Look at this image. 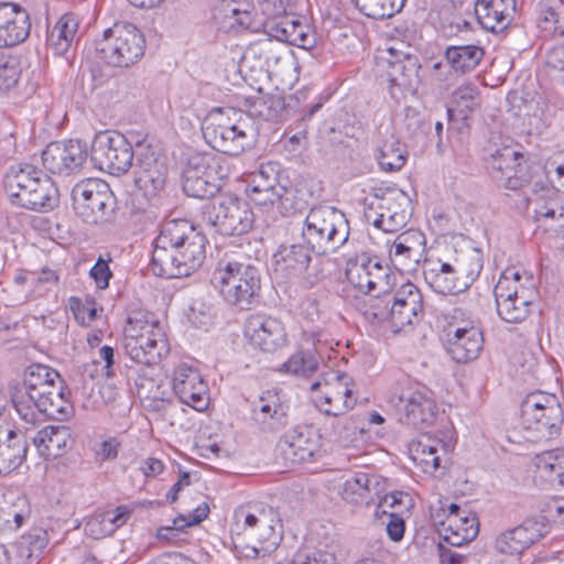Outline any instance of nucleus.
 Instances as JSON below:
<instances>
[{
  "instance_id": "nucleus-55",
  "label": "nucleus",
  "mask_w": 564,
  "mask_h": 564,
  "mask_svg": "<svg viewBox=\"0 0 564 564\" xmlns=\"http://www.w3.org/2000/svg\"><path fill=\"white\" fill-rule=\"evenodd\" d=\"M539 26L552 35H564V24L553 7L540 3Z\"/></svg>"
},
{
  "instance_id": "nucleus-60",
  "label": "nucleus",
  "mask_w": 564,
  "mask_h": 564,
  "mask_svg": "<svg viewBox=\"0 0 564 564\" xmlns=\"http://www.w3.org/2000/svg\"><path fill=\"white\" fill-rule=\"evenodd\" d=\"M72 311L76 321L82 325H89L98 316L94 304L82 303L78 299H72Z\"/></svg>"
},
{
  "instance_id": "nucleus-34",
  "label": "nucleus",
  "mask_w": 564,
  "mask_h": 564,
  "mask_svg": "<svg viewBox=\"0 0 564 564\" xmlns=\"http://www.w3.org/2000/svg\"><path fill=\"white\" fill-rule=\"evenodd\" d=\"M424 236L416 230H408L397 237L390 249V259L394 267L402 270H412L420 261Z\"/></svg>"
},
{
  "instance_id": "nucleus-32",
  "label": "nucleus",
  "mask_w": 564,
  "mask_h": 564,
  "mask_svg": "<svg viewBox=\"0 0 564 564\" xmlns=\"http://www.w3.org/2000/svg\"><path fill=\"white\" fill-rule=\"evenodd\" d=\"M286 406L273 392H265L254 403L252 419L263 432H276L288 424Z\"/></svg>"
},
{
  "instance_id": "nucleus-62",
  "label": "nucleus",
  "mask_w": 564,
  "mask_h": 564,
  "mask_svg": "<svg viewBox=\"0 0 564 564\" xmlns=\"http://www.w3.org/2000/svg\"><path fill=\"white\" fill-rule=\"evenodd\" d=\"M209 513V507L207 503L197 506L192 513L188 516H178L174 519V524L177 528H187L200 523L207 518Z\"/></svg>"
},
{
  "instance_id": "nucleus-17",
  "label": "nucleus",
  "mask_w": 564,
  "mask_h": 564,
  "mask_svg": "<svg viewBox=\"0 0 564 564\" xmlns=\"http://www.w3.org/2000/svg\"><path fill=\"white\" fill-rule=\"evenodd\" d=\"M346 276L355 289L364 293L391 288L389 268L368 253H360L347 262Z\"/></svg>"
},
{
  "instance_id": "nucleus-42",
  "label": "nucleus",
  "mask_w": 564,
  "mask_h": 564,
  "mask_svg": "<svg viewBox=\"0 0 564 564\" xmlns=\"http://www.w3.org/2000/svg\"><path fill=\"white\" fill-rule=\"evenodd\" d=\"M152 372L153 369L151 367L137 372L134 391L145 406H153V409L159 410L160 405L167 404L169 400L164 398L161 384L154 379Z\"/></svg>"
},
{
  "instance_id": "nucleus-52",
  "label": "nucleus",
  "mask_w": 564,
  "mask_h": 564,
  "mask_svg": "<svg viewBox=\"0 0 564 564\" xmlns=\"http://www.w3.org/2000/svg\"><path fill=\"white\" fill-rule=\"evenodd\" d=\"M279 209L285 216H293L296 214H302L307 209L308 204L306 199L303 198L301 192L293 187L282 186V193L279 191Z\"/></svg>"
},
{
  "instance_id": "nucleus-47",
  "label": "nucleus",
  "mask_w": 564,
  "mask_h": 564,
  "mask_svg": "<svg viewBox=\"0 0 564 564\" xmlns=\"http://www.w3.org/2000/svg\"><path fill=\"white\" fill-rule=\"evenodd\" d=\"M281 99L270 95H263L261 90L254 96L243 99L242 105L251 117L272 120L281 108Z\"/></svg>"
},
{
  "instance_id": "nucleus-16",
  "label": "nucleus",
  "mask_w": 564,
  "mask_h": 564,
  "mask_svg": "<svg viewBox=\"0 0 564 564\" xmlns=\"http://www.w3.org/2000/svg\"><path fill=\"white\" fill-rule=\"evenodd\" d=\"M431 517L441 540L451 546H462L478 534L477 519L462 516L460 507L456 503H451L447 509L442 507Z\"/></svg>"
},
{
  "instance_id": "nucleus-53",
  "label": "nucleus",
  "mask_w": 564,
  "mask_h": 564,
  "mask_svg": "<svg viewBox=\"0 0 564 564\" xmlns=\"http://www.w3.org/2000/svg\"><path fill=\"white\" fill-rule=\"evenodd\" d=\"M552 195H554L553 189L552 194L545 198H538L535 202L525 203L528 208L531 205L534 206V218L538 221H541L542 219L558 220L560 218H564V206L560 205L557 200L551 199Z\"/></svg>"
},
{
  "instance_id": "nucleus-49",
  "label": "nucleus",
  "mask_w": 564,
  "mask_h": 564,
  "mask_svg": "<svg viewBox=\"0 0 564 564\" xmlns=\"http://www.w3.org/2000/svg\"><path fill=\"white\" fill-rule=\"evenodd\" d=\"M391 305L392 288L378 291L376 296L369 299L367 308L365 311V316L371 322H387L392 327V316L390 314Z\"/></svg>"
},
{
  "instance_id": "nucleus-45",
  "label": "nucleus",
  "mask_w": 564,
  "mask_h": 564,
  "mask_svg": "<svg viewBox=\"0 0 564 564\" xmlns=\"http://www.w3.org/2000/svg\"><path fill=\"white\" fill-rule=\"evenodd\" d=\"M484 54V50L478 45H460L448 47L445 57L456 72L465 74L480 63Z\"/></svg>"
},
{
  "instance_id": "nucleus-28",
  "label": "nucleus",
  "mask_w": 564,
  "mask_h": 564,
  "mask_svg": "<svg viewBox=\"0 0 564 564\" xmlns=\"http://www.w3.org/2000/svg\"><path fill=\"white\" fill-rule=\"evenodd\" d=\"M133 173L135 186L144 196L154 197L164 188L167 166L148 151L138 155Z\"/></svg>"
},
{
  "instance_id": "nucleus-18",
  "label": "nucleus",
  "mask_w": 564,
  "mask_h": 564,
  "mask_svg": "<svg viewBox=\"0 0 564 564\" xmlns=\"http://www.w3.org/2000/svg\"><path fill=\"white\" fill-rule=\"evenodd\" d=\"M88 158L87 144L80 140L52 142L42 152L43 166L52 174L70 175Z\"/></svg>"
},
{
  "instance_id": "nucleus-39",
  "label": "nucleus",
  "mask_w": 564,
  "mask_h": 564,
  "mask_svg": "<svg viewBox=\"0 0 564 564\" xmlns=\"http://www.w3.org/2000/svg\"><path fill=\"white\" fill-rule=\"evenodd\" d=\"M340 379L337 376L335 384L325 382L323 395L315 399L316 406L327 415L340 416L355 405L351 400V390L343 384Z\"/></svg>"
},
{
  "instance_id": "nucleus-54",
  "label": "nucleus",
  "mask_w": 564,
  "mask_h": 564,
  "mask_svg": "<svg viewBox=\"0 0 564 564\" xmlns=\"http://www.w3.org/2000/svg\"><path fill=\"white\" fill-rule=\"evenodd\" d=\"M478 89L475 85H464L457 88L454 93V102L456 110L462 115L463 119L478 106Z\"/></svg>"
},
{
  "instance_id": "nucleus-33",
  "label": "nucleus",
  "mask_w": 564,
  "mask_h": 564,
  "mask_svg": "<svg viewBox=\"0 0 564 564\" xmlns=\"http://www.w3.org/2000/svg\"><path fill=\"white\" fill-rule=\"evenodd\" d=\"M423 275L425 282L440 294H456L465 291L452 262H443L440 259L426 260L423 265Z\"/></svg>"
},
{
  "instance_id": "nucleus-25",
  "label": "nucleus",
  "mask_w": 564,
  "mask_h": 564,
  "mask_svg": "<svg viewBox=\"0 0 564 564\" xmlns=\"http://www.w3.org/2000/svg\"><path fill=\"white\" fill-rule=\"evenodd\" d=\"M482 333L474 322L453 325L447 332V351L456 362L475 360L482 350Z\"/></svg>"
},
{
  "instance_id": "nucleus-20",
  "label": "nucleus",
  "mask_w": 564,
  "mask_h": 564,
  "mask_svg": "<svg viewBox=\"0 0 564 564\" xmlns=\"http://www.w3.org/2000/svg\"><path fill=\"white\" fill-rule=\"evenodd\" d=\"M319 445V434L313 426L297 425L281 437L278 448L285 462L300 465L312 460Z\"/></svg>"
},
{
  "instance_id": "nucleus-61",
  "label": "nucleus",
  "mask_w": 564,
  "mask_h": 564,
  "mask_svg": "<svg viewBox=\"0 0 564 564\" xmlns=\"http://www.w3.org/2000/svg\"><path fill=\"white\" fill-rule=\"evenodd\" d=\"M119 447L120 442L116 437H109L95 448V458L100 463L113 460L118 457Z\"/></svg>"
},
{
  "instance_id": "nucleus-23",
  "label": "nucleus",
  "mask_w": 564,
  "mask_h": 564,
  "mask_svg": "<svg viewBox=\"0 0 564 564\" xmlns=\"http://www.w3.org/2000/svg\"><path fill=\"white\" fill-rule=\"evenodd\" d=\"M387 485V478L380 475L357 471L345 479L339 495L349 505L370 506L376 502V498L386 492Z\"/></svg>"
},
{
  "instance_id": "nucleus-24",
  "label": "nucleus",
  "mask_w": 564,
  "mask_h": 564,
  "mask_svg": "<svg viewBox=\"0 0 564 564\" xmlns=\"http://www.w3.org/2000/svg\"><path fill=\"white\" fill-rule=\"evenodd\" d=\"M173 390L180 401L196 411L205 410L209 404L208 387L199 371L181 364L174 371Z\"/></svg>"
},
{
  "instance_id": "nucleus-43",
  "label": "nucleus",
  "mask_w": 564,
  "mask_h": 564,
  "mask_svg": "<svg viewBox=\"0 0 564 564\" xmlns=\"http://www.w3.org/2000/svg\"><path fill=\"white\" fill-rule=\"evenodd\" d=\"M452 263L466 291L482 270V253L479 249L471 248L462 252Z\"/></svg>"
},
{
  "instance_id": "nucleus-30",
  "label": "nucleus",
  "mask_w": 564,
  "mask_h": 564,
  "mask_svg": "<svg viewBox=\"0 0 564 564\" xmlns=\"http://www.w3.org/2000/svg\"><path fill=\"white\" fill-rule=\"evenodd\" d=\"M410 458L423 473L433 475L442 465L441 462L447 455L446 445L440 438L429 434H422L408 445Z\"/></svg>"
},
{
  "instance_id": "nucleus-58",
  "label": "nucleus",
  "mask_w": 564,
  "mask_h": 564,
  "mask_svg": "<svg viewBox=\"0 0 564 564\" xmlns=\"http://www.w3.org/2000/svg\"><path fill=\"white\" fill-rule=\"evenodd\" d=\"M85 532L94 538L101 539L113 533V527L109 524L104 512L95 513L85 524Z\"/></svg>"
},
{
  "instance_id": "nucleus-22",
  "label": "nucleus",
  "mask_w": 564,
  "mask_h": 564,
  "mask_svg": "<svg viewBox=\"0 0 564 564\" xmlns=\"http://www.w3.org/2000/svg\"><path fill=\"white\" fill-rule=\"evenodd\" d=\"M390 314L394 332L417 324L423 318V296L420 289L411 282L392 289Z\"/></svg>"
},
{
  "instance_id": "nucleus-51",
  "label": "nucleus",
  "mask_w": 564,
  "mask_h": 564,
  "mask_svg": "<svg viewBox=\"0 0 564 564\" xmlns=\"http://www.w3.org/2000/svg\"><path fill=\"white\" fill-rule=\"evenodd\" d=\"M390 63V82L397 86H409L411 85L412 78L417 76L419 65L416 59L404 55L403 59L397 58L395 61H389Z\"/></svg>"
},
{
  "instance_id": "nucleus-63",
  "label": "nucleus",
  "mask_w": 564,
  "mask_h": 564,
  "mask_svg": "<svg viewBox=\"0 0 564 564\" xmlns=\"http://www.w3.org/2000/svg\"><path fill=\"white\" fill-rule=\"evenodd\" d=\"M545 66L564 80V45L547 51Z\"/></svg>"
},
{
  "instance_id": "nucleus-12",
  "label": "nucleus",
  "mask_w": 564,
  "mask_h": 564,
  "mask_svg": "<svg viewBox=\"0 0 564 564\" xmlns=\"http://www.w3.org/2000/svg\"><path fill=\"white\" fill-rule=\"evenodd\" d=\"M203 220L224 236H240L249 232L254 217L248 204L232 195H220L205 204Z\"/></svg>"
},
{
  "instance_id": "nucleus-57",
  "label": "nucleus",
  "mask_w": 564,
  "mask_h": 564,
  "mask_svg": "<svg viewBox=\"0 0 564 564\" xmlns=\"http://www.w3.org/2000/svg\"><path fill=\"white\" fill-rule=\"evenodd\" d=\"M19 63L13 57L0 56V90L13 87L20 77Z\"/></svg>"
},
{
  "instance_id": "nucleus-26",
  "label": "nucleus",
  "mask_w": 564,
  "mask_h": 564,
  "mask_svg": "<svg viewBox=\"0 0 564 564\" xmlns=\"http://www.w3.org/2000/svg\"><path fill=\"white\" fill-rule=\"evenodd\" d=\"M30 30V15L24 8L13 2H0V47L22 43Z\"/></svg>"
},
{
  "instance_id": "nucleus-44",
  "label": "nucleus",
  "mask_w": 564,
  "mask_h": 564,
  "mask_svg": "<svg viewBox=\"0 0 564 564\" xmlns=\"http://www.w3.org/2000/svg\"><path fill=\"white\" fill-rule=\"evenodd\" d=\"M395 203L402 206L400 212H393L389 215H378V217L372 220L375 227L384 232H395L406 226L411 216V199L403 191H397Z\"/></svg>"
},
{
  "instance_id": "nucleus-8",
  "label": "nucleus",
  "mask_w": 564,
  "mask_h": 564,
  "mask_svg": "<svg viewBox=\"0 0 564 564\" xmlns=\"http://www.w3.org/2000/svg\"><path fill=\"white\" fill-rule=\"evenodd\" d=\"M563 421V410L554 394L536 391L521 402L520 425L529 432L528 437L551 440L560 434Z\"/></svg>"
},
{
  "instance_id": "nucleus-31",
  "label": "nucleus",
  "mask_w": 564,
  "mask_h": 564,
  "mask_svg": "<svg viewBox=\"0 0 564 564\" xmlns=\"http://www.w3.org/2000/svg\"><path fill=\"white\" fill-rule=\"evenodd\" d=\"M516 0H477L475 15L479 24L487 31L505 30L513 19Z\"/></svg>"
},
{
  "instance_id": "nucleus-56",
  "label": "nucleus",
  "mask_w": 564,
  "mask_h": 564,
  "mask_svg": "<svg viewBox=\"0 0 564 564\" xmlns=\"http://www.w3.org/2000/svg\"><path fill=\"white\" fill-rule=\"evenodd\" d=\"M46 544L47 540L45 533L29 534L22 538V541L19 543L20 555L25 556L29 560V564H32L40 557Z\"/></svg>"
},
{
  "instance_id": "nucleus-38",
  "label": "nucleus",
  "mask_w": 564,
  "mask_h": 564,
  "mask_svg": "<svg viewBox=\"0 0 564 564\" xmlns=\"http://www.w3.org/2000/svg\"><path fill=\"white\" fill-rule=\"evenodd\" d=\"M536 523L524 521L521 525L500 534L496 547L501 553L519 554L542 538Z\"/></svg>"
},
{
  "instance_id": "nucleus-7",
  "label": "nucleus",
  "mask_w": 564,
  "mask_h": 564,
  "mask_svg": "<svg viewBox=\"0 0 564 564\" xmlns=\"http://www.w3.org/2000/svg\"><path fill=\"white\" fill-rule=\"evenodd\" d=\"M229 174L230 165L225 155L194 153L182 171L183 191L194 198L213 197L220 191Z\"/></svg>"
},
{
  "instance_id": "nucleus-36",
  "label": "nucleus",
  "mask_w": 564,
  "mask_h": 564,
  "mask_svg": "<svg viewBox=\"0 0 564 564\" xmlns=\"http://www.w3.org/2000/svg\"><path fill=\"white\" fill-rule=\"evenodd\" d=\"M33 443L44 457L57 458L72 448L74 440L68 426L50 425L36 433Z\"/></svg>"
},
{
  "instance_id": "nucleus-41",
  "label": "nucleus",
  "mask_w": 564,
  "mask_h": 564,
  "mask_svg": "<svg viewBox=\"0 0 564 564\" xmlns=\"http://www.w3.org/2000/svg\"><path fill=\"white\" fill-rule=\"evenodd\" d=\"M77 30L78 20L73 14L62 15L47 35V47L55 55H64L68 52Z\"/></svg>"
},
{
  "instance_id": "nucleus-59",
  "label": "nucleus",
  "mask_w": 564,
  "mask_h": 564,
  "mask_svg": "<svg viewBox=\"0 0 564 564\" xmlns=\"http://www.w3.org/2000/svg\"><path fill=\"white\" fill-rule=\"evenodd\" d=\"M404 126L410 133L417 134L430 130L432 122L426 121L416 108L408 106L404 108Z\"/></svg>"
},
{
  "instance_id": "nucleus-9",
  "label": "nucleus",
  "mask_w": 564,
  "mask_h": 564,
  "mask_svg": "<svg viewBox=\"0 0 564 564\" xmlns=\"http://www.w3.org/2000/svg\"><path fill=\"white\" fill-rule=\"evenodd\" d=\"M96 51L108 65L129 67L143 56L145 40L134 24L118 22L104 31Z\"/></svg>"
},
{
  "instance_id": "nucleus-21",
  "label": "nucleus",
  "mask_w": 564,
  "mask_h": 564,
  "mask_svg": "<svg viewBox=\"0 0 564 564\" xmlns=\"http://www.w3.org/2000/svg\"><path fill=\"white\" fill-rule=\"evenodd\" d=\"M245 333L251 345L263 352H274L286 345L284 324L272 316L253 314L245 325Z\"/></svg>"
},
{
  "instance_id": "nucleus-4",
  "label": "nucleus",
  "mask_w": 564,
  "mask_h": 564,
  "mask_svg": "<svg viewBox=\"0 0 564 564\" xmlns=\"http://www.w3.org/2000/svg\"><path fill=\"white\" fill-rule=\"evenodd\" d=\"M210 283L227 304L239 310H250L259 301L260 274L249 263L219 260L212 272Z\"/></svg>"
},
{
  "instance_id": "nucleus-13",
  "label": "nucleus",
  "mask_w": 564,
  "mask_h": 564,
  "mask_svg": "<svg viewBox=\"0 0 564 564\" xmlns=\"http://www.w3.org/2000/svg\"><path fill=\"white\" fill-rule=\"evenodd\" d=\"M520 279L518 271L506 270L494 289L498 315L507 323H521L531 312L534 291L521 285Z\"/></svg>"
},
{
  "instance_id": "nucleus-29",
  "label": "nucleus",
  "mask_w": 564,
  "mask_h": 564,
  "mask_svg": "<svg viewBox=\"0 0 564 564\" xmlns=\"http://www.w3.org/2000/svg\"><path fill=\"white\" fill-rule=\"evenodd\" d=\"M270 35L278 41L289 43L291 45L311 50L316 44L315 31L310 24L302 21L301 18L286 14L270 23Z\"/></svg>"
},
{
  "instance_id": "nucleus-15",
  "label": "nucleus",
  "mask_w": 564,
  "mask_h": 564,
  "mask_svg": "<svg viewBox=\"0 0 564 564\" xmlns=\"http://www.w3.org/2000/svg\"><path fill=\"white\" fill-rule=\"evenodd\" d=\"M389 402L395 406L400 422L414 427L431 425L436 417L435 401L426 392L411 386L392 392Z\"/></svg>"
},
{
  "instance_id": "nucleus-40",
  "label": "nucleus",
  "mask_w": 564,
  "mask_h": 564,
  "mask_svg": "<svg viewBox=\"0 0 564 564\" xmlns=\"http://www.w3.org/2000/svg\"><path fill=\"white\" fill-rule=\"evenodd\" d=\"M51 380H57L58 383H63L59 373L53 368L42 364L29 366L24 371L22 382L11 388V401L13 402L19 398L29 399V392H33L39 386Z\"/></svg>"
},
{
  "instance_id": "nucleus-5",
  "label": "nucleus",
  "mask_w": 564,
  "mask_h": 564,
  "mask_svg": "<svg viewBox=\"0 0 564 564\" xmlns=\"http://www.w3.org/2000/svg\"><path fill=\"white\" fill-rule=\"evenodd\" d=\"M301 237L314 253H334L348 241L349 223L336 207L316 205L303 220Z\"/></svg>"
},
{
  "instance_id": "nucleus-11",
  "label": "nucleus",
  "mask_w": 564,
  "mask_h": 564,
  "mask_svg": "<svg viewBox=\"0 0 564 564\" xmlns=\"http://www.w3.org/2000/svg\"><path fill=\"white\" fill-rule=\"evenodd\" d=\"M73 208L87 224H104L112 219L117 199L107 182L86 178L72 189Z\"/></svg>"
},
{
  "instance_id": "nucleus-37",
  "label": "nucleus",
  "mask_w": 564,
  "mask_h": 564,
  "mask_svg": "<svg viewBox=\"0 0 564 564\" xmlns=\"http://www.w3.org/2000/svg\"><path fill=\"white\" fill-rule=\"evenodd\" d=\"M311 248L305 243L281 245L273 253L275 271L289 276L302 274L312 260Z\"/></svg>"
},
{
  "instance_id": "nucleus-48",
  "label": "nucleus",
  "mask_w": 564,
  "mask_h": 564,
  "mask_svg": "<svg viewBox=\"0 0 564 564\" xmlns=\"http://www.w3.org/2000/svg\"><path fill=\"white\" fill-rule=\"evenodd\" d=\"M378 162L387 172H395L404 166L406 151L394 135H390L379 148Z\"/></svg>"
},
{
  "instance_id": "nucleus-1",
  "label": "nucleus",
  "mask_w": 564,
  "mask_h": 564,
  "mask_svg": "<svg viewBox=\"0 0 564 564\" xmlns=\"http://www.w3.org/2000/svg\"><path fill=\"white\" fill-rule=\"evenodd\" d=\"M207 239L187 219L162 224L150 262L153 274L167 279L191 275L205 260Z\"/></svg>"
},
{
  "instance_id": "nucleus-35",
  "label": "nucleus",
  "mask_w": 564,
  "mask_h": 564,
  "mask_svg": "<svg viewBox=\"0 0 564 564\" xmlns=\"http://www.w3.org/2000/svg\"><path fill=\"white\" fill-rule=\"evenodd\" d=\"M28 442L23 434L0 429V475L19 468L26 459Z\"/></svg>"
},
{
  "instance_id": "nucleus-50",
  "label": "nucleus",
  "mask_w": 564,
  "mask_h": 564,
  "mask_svg": "<svg viewBox=\"0 0 564 564\" xmlns=\"http://www.w3.org/2000/svg\"><path fill=\"white\" fill-rule=\"evenodd\" d=\"M523 160V154L511 145H503L497 149L490 155L488 161L491 177L496 181L503 176V172L507 169H511V165L516 164L517 161Z\"/></svg>"
},
{
  "instance_id": "nucleus-10",
  "label": "nucleus",
  "mask_w": 564,
  "mask_h": 564,
  "mask_svg": "<svg viewBox=\"0 0 564 564\" xmlns=\"http://www.w3.org/2000/svg\"><path fill=\"white\" fill-rule=\"evenodd\" d=\"M65 390L63 383L51 380L39 386L33 392H29V399L19 398L12 404L20 419L30 426L37 424L42 415L63 420L72 411Z\"/></svg>"
},
{
  "instance_id": "nucleus-19",
  "label": "nucleus",
  "mask_w": 564,
  "mask_h": 564,
  "mask_svg": "<svg viewBox=\"0 0 564 564\" xmlns=\"http://www.w3.org/2000/svg\"><path fill=\"white\" fill-rule=\"evenodd\" d=\"M496 182L510 191H520L524 203L545 198L552 194V187L543 180L539 173H533L524 159L519 160L511 169L503 172V176Z\"/></svg>"
},
{
  "instance_id": "nucleus-14",
  "label": "nucleus",
  "mask_w": 564,
  "mask_h": 564,
  "mask_svg": "<svg viewBox=\"0 0 564 564\" xmlns=\"http://www.w3.org/2000/svg\"><path fill=\"white\" fill-rule=\"evenodd\" d=\"M133 149L127 138L117 131L95 135L90 159L96 167L113 175L127 173L132 166Z\"/></svg>"
},
{
  "instance_id": "nucleus-2",
  "label": "nucleus",
  "mask_w": 564,
  "mask_h": 564,
  "mask_svg": "<svg viewBox=\"0 0 564 564\" xmlns=\"http://www.w3.org/2000/svg\"><path fill=\"white\" fill-rule=\"evenodd\" d=\"M4 189L12 204L34 212L52 210L58 202V191L52 180L30 163L10 166Z\"/></svg>"
},
{
  "instance_id": "nucleus-3",
  "label": "nucleus",
  "mask_w": 564,
  "mask_h": 564,
  "mask_svg": "<svg viewBox=\"0 0 564 564\" xmlns=\"http://www.w3.org/2000/svg\"><path fill=\"white\" fill-rule=\"evenodd\" d=\"M123 349L129 358L152 367L169 352L166 336L154 315L147 311L129 313L123 329Z\"/></svg>"
},
{
  "instance_id": "nucleus-27",
  "label": "nucleus",
  "mask_w": 564,
  "mask_h": 564,
  "mask_svg": "<svg viewBox=\"0 0 564 564\" xmlns=\"http://www.w3.org/2000/svg\"><path fill=\"white\" fill-rule=\"evenodd\" d=\"M280 167L275 162L262 163L253 172L247 186L249 198L257 205H272L279 198L282 186L279 181Z\"/></svg>"
},
{
  "instance_id": "nucleus-6",
  "label": "nucleus",
  "mask_w": 564,
  "mask_h": 564,
  "mask_svg": "<svg viewBox=\"0 0 564 564\" xmlns=\"http://www.w3.org/2000/svg\"><path fill=\"white\" fill-rule=\"evenodd\" d=\"M248 121L242 112L231 107L212 109L202 124L204 139L220 155H239L250 145Z\"/></svg>"
},
{
  "instance_id": "nucleus-64",
  "label": "nucleus",
  "mask_w": 564,
  "mask_h": 564,
  "mask_svg": "<svg viewBox=\"0 0 564 564\" xmlns=\"http://www.w3.org/2000/svg\"><path fill=\"white\" fill-rule=\"evenodd\" d=\"M380 514L388 516L387 533L393 542H399L403 539L405 532V522L402 517L394 512L387 513L382 510Z\"/></svg>"
},
{
  "instance_id": "nucleus-46",
  "label": "nucleus",
  "mask_w": 564,
  "mask_h": 564,
  "mask_svg": "<svg viewBox=\"0 0 564 564\" xmlns=\"http://www.w3.org/2000/svg\"><path fill=\"white\" fill-rule=\"evenodd\" d=\"M318 368V357L315 350L301 349L294 352L280 366V371L300 377H308Z\"/></svg>"
}]
</instances>
